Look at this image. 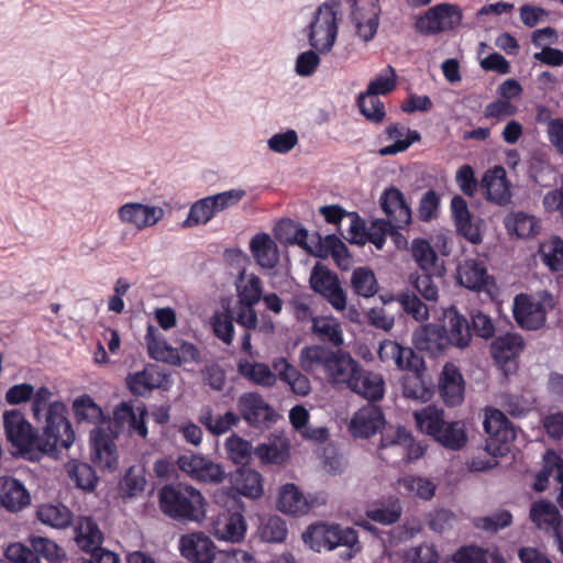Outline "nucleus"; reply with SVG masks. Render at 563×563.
Returning a JSON list of instances; mask_svg holds the SVG:
<instances>
[{
	"instance_id": "obj_35",
	"label": "nucleus",
	"mask_w": 563,
	"mask_h": 563,
	"mask_svg": "<svg viewBox=\"0 0 563 563\" xmlns=\"http://www.w3.org/2000/svg\"><path fill=\"white\" fill-rule=\"evenodd\" d=\"M312 333L323 343L335 347L343 345L344 335L340 321L331 316H319L312 319Z\"/></svg>"
},
{
	"instance_id": "obj_45",
	"label": "nucleus",
	"mask_w": 563,
	"mask_h": 563,
	"mask_svg": "<svg viewBox=\"0 0 563 563\" xmlns=\"http://www.w3.org/2000/svg\"><path fill=\"white\" fill-rule=\"evenodd\" d=\"M539 255L542 263L552 272L563 269V240L552 236L542 242L539 247Z\"/></svg>"
},
{
	"instance_id": "obj_57",
	"label": "nucleus",
	"mask_w": 563,
	"mask_h": 563,
	"mask_svg": "<svg viewBox=\"0 0 563 563\" xmlns=\"http://www.w3.org/2000/svg\"><path fill=\"white\" fill-rule=\"evenodd\" d=\"M312 302L313 298L310 294L305 291L295 292L289 301L290 307L292 308V313L295 318L300 322L311 321L316 317H313L312 311Z\"/></svg>"
},
{
	"instance_id": "obj_34",
	"label": "nucleus",
	"mask_w": 563,
	"mask_h": 563,
	"mask_svg": "<svg viewBox=\"0 0 563 563\" xmlns=\"http://www.w3.org/2000/svg\"><path fill=\"white\" fill-rule=\"evenodd\" d=\"M446 318L448 325L443 330L446 343L460 349L466 347L472 339V332L467 319L455 310L449 311Z\"/></svg>"
},
{
	"instance_id": "obj_26",
	"label": "nucleus",
	"mask_w": 563,
	"mask_h": 563,
	"mask_svg": "<svg viewBox=\"0 0 563 563\" xmlns=\"http://www.w3.org/2000/svg\"><path fill=\"white\" fill-rule=\"evenodd\" d=\"M334 353L335 351L318 344L305 346L299 353L300 367L308 374L325 375Z\"/></svg>"
},
{
	"instance_id": "obj_51",
	"label": "nucleus",
	"mask_w": 563,
	"mask_h": 563,
	"mask_svg": "<svg viewBox=\"0 0 563 563\" xmlns=\"http://www.w3.org/2000/svg\"><path fill=\"white\" fill-rule=\"evenodd\" d=\"M126 384L132 394L144 396L152 389L158 387L159 379L156 374L150 369H143L126 377Z\"/></svg>"
},
{
	"instance_id": "obj_43",
	"label": "nucleus",
	"mask_w": 563,
	"mask_h": 563,
	"mask_svg": "<svg viewBox=\"0 0 563 563\" xmlns=\"http://www.w3.org/2000/svg\"><path fill=\"white\" fill-rule=\"evenodd\" d=\"M434 440L446 449L461 450L467 442L465 424L462 421H445Z\"/></svg>"
},
{
	"instance_id": "obj_24",
	"label": "nucleus",
	"mask_w": 563,
	"mask_h": 563,
	"mask_svg": "<svg viewBox=\"0 0 563 563\" xmlns=\"http://www.w3.org/2000/svg\"><path fill=\"white\" fill-rule=\"evenodd\" d=\"M482 187L488 201L498 206L510 203L512 195L504 167L496 166L487 170L482 178Z\"/></svg>"
},
{
	"instance_id": "obj_33",
	"label": "nucleus",
	"mask_w": 563,
	"mask_h": 563,
	"mask_svg": "<svg viewBox=\"0 0 563 563\" xmlns=\"http://www.w3.org/2000/svg\"><path fill=\"white\" fill-rule=\"evenodd\" d=\"M256 263L263 268H274L279 260V251L274 240L266 233L256 234L250 242Z\"/></svg>"
},
{
	"instance_id": "obj_19",
	"label": "nucleus",
	"mask_w": 563,
	"mask_h": 563,
	"mask_svg": "<svg viewBox=\"0 0 563 563\" xmlns=\"http://www.w3.org/2000/svg\"><path fill=\"white\" fill-rule=\"evenodd\" d=\"M91 460L102 470L113 471L118 466V452L113 438L101 428L90 432Z\"/></svg>"
},
{
	"instance_id": "obj_8",
	"label": "nucleus",
	"mask_w": 563,
	"mask_h": 563,
	"mask_svg": "<svg viewBox=\"0 0 563 563\" xmlns=\"http://www.w3.org/2000/svg\"><path fill=\"white\" fill-rule=\"evenodd\" d=\"M302 540L313 551H332L340 544H352L355 542V530L353 528H341L340 526H328L324 523L311 525L302 534Z\"/></svg>"
},
{
	"instance_id": "obj_20",
	"label": "nucleus",
	"mask_w": 563,
	"mask_h": 563,
	"mask_svg": "<svg viewBox=\"0 0 563 563\" xmlns=\"http://www.w3.org/2000/svg\"><path fill=\"white\" fill-rule=\"evenodd\" d=\"M164 211L161 207L147 206L140 202H128L118 210V217L122 223L131 224L137 230L155 225Z\"/></svg>"
},
{
	"instance_id": "obj_36",
	"label": "nucleus",
	"mask_w": 563,
	"mask_h": 563,
	"mask_svg": "<svg viewBox=\"0 0 563 563\" xmlns=\"http://www.w3.org/2000/svg\"><path fill=\"white\" fill-rule=\"evenodd\" d=\"M234 489L242 496L256 499L264 493L262 475L252 468H239L232 476Z\"/></svg>"
},
{
	"instance_id": "obj_61",
	"label": "nucleus",
	"mask_w": 563,
	"mask_h": 563,
	"mask_svg": "<svg viewBox=\"0 0 563 563\" xmlns=\"http://www.w3.org/2000/svg\"><path fill=\"white\" fill-rule=\"evenodd\" d=\"M433 274L424 273L422 275H410V283L413 288L428 301H437L439 290L433 282Z\"/></svg>"
},
{
	"instance_id": "obj_48",
	"label": "nucleus",
	"mask_w": 563,
	"mask_h": 563,
	"mask_svg": "<svg viewBox=\"0 0 563 563\" xmlns=\"http://www.w3.org/2000/svg\"><path fill=\"white\" fill-rule=\"evenodd\" d=\"M351 286L357 296L364 298L373 297L378 291L375 274L367 267H358L353 271Z\"/></svg>"
},
{
	"instance_id": "obj_52",
	"label": "nucleus",
	"mask_w": 563,
	"mask_h": 563,
	"mask_svg": "<svg viewBox=\"0 0 563 563\" xmlns=\"http://www.w3.org/2000/svg\"><path fill=\"white\" fill-rule=\"evenodd\" d=\"M260 536L266 542H283L287 536L286 522L278 516L264 517L261 520Z\"/></svg>"
},
{
	"instance_id": "obj_56",
	"label": "nucleus",
	"mask_w": 563,
	"mask_h": 563,
	"mask_svg": "<svg viewBox=\"0 0 563 563\" xmlns=\"http://www.w3.org/2000/svg\"><path fill=\"white\" fill-rule=\"evenodd\" d=\"M397 302L404 311L410 314L416 321H426L429 318L428 307L411 292H402L397 296Z\"/></svg>"
},
{
	"instance_id": "obj_28",
	"label": "nucleus",
	"mask_w": 563,
	"mask_h": 563,
	"mask_svg": "<svg viewBox=\"0 0 563 563\" xmlns=\"http://www.w3.org/2000/svg\"><path fill=\"white\" fill-rule=\"evenodd\" d=\"M272 367L276 377L286 383L292 393L299 396H307L311 390L310 380L301 374L285 357L274 358Z\"/></svg>"
},
{
	"instance_id": "obj_9",
	"label": "nucleus",
	"mask_w": 563,
	"mask_h": 563,
	"mask_svg": "<svg viewBox=\"0 0 563 563\" xmlns=\"http://www.w3.org/2000/svg\"><path fill=\"white\" fill-rule=\"evenodd\" d=\"M462 12L457 5L442 3L430 8L416 22L417 30L427 35L452 30L460 24Z\"/></svg>"
},
{
	"instance_id": "obj_29",
	"label": "nucleus",
	"mask_w": 563,
	"mask_h": 563,
	"mask_svg": "<svg viewBox=\"0 0 563 563\" xmlns=\"http://www.w3.org/2000/svg\"><path fill=\"white\" fill-rule=\"evenodd\" d=\"M0 504L9 511L16 512L30 504V494L20 481L2 477L0 479Z\"/></svg>"
},
{
	"instance_id": "obj_40",
	"label": "nucleus",
	"mask_w": 563,
	"mask_h": 563,
	"mask_svg": "<svg viewBox=\"0 0 563 563\" xmlns=\"http://www.w3.org/2000/svg\"><path fill=\"white\" fill-rule=\"evenodd\" d=\"M415 346L420 351L435 354L445 347L442 330L435 325H426L413 333Z\"/></svg>"
},
{
	"instance_id": "obj_53",
	"label": "nucleus",
	"mask_w": 563,
	"mask_h": 563,
	"mask_svg": "<svg viewBox=\"0 0 563 563\" xmlns=\"http://www.w3.org/2000/svg\"><path fill=\"white\" fill-rule=\"evenodd\" d=\"M400 485L412 496L422 500H430L435 494V484L421 476H406L400 479Z\"/></svg>"
},
{
	"instance_id": "obj_6",
	"label": "nucleus",
	"mask_w": 563,
	"mask_h": 563,
	"mask_svg": "<svg viewBox=\"0 0 563 563\" xmlns=\"http://www.w3.org/2000/svg\"><path fill=\"white\" fill-rule=\"evenodd\" d=\"M554 307L550 292L536 295L520 294L514 299V317L517 323L526 330H538L545 323L547 313Z\"/></svg>"
},
{
	"instance_id": "obj_4",
	"label": "nucleus",
	"mask_w": 563,
	"mask_h": 563,
	"mask_svg": "<svg viewBox=\"0 0 563 563\" xmlns=\"http://www.w3.org/2000/svg\"><path fill=\"white\" fill-rule=\"evenodd\" d=\"M67 408L62 401H53L44 417L43 433L37 437L36 449L52 456L68 450L75 441L71 423L66 418Z\"/></svg>"
},
{
	"instance_id": "obj_22",
	"label": "nucleus",
	"mask_w": 563,
	"mask_h": 563,
	"mask_svg": "<svg viewBox=\"0 0 563 563\" xmlns=\"http://www.w3.org/2000/svg\"><path fill=\"white\" fill-rule=\"evenodd\" d=\"M384 422L385 419L380 408L367 405L353 415L349 431L354 438H369L384 426Z\"/></svg>"
},
{
	"instance_id": "obj_46",
	"label": "nucleus",
	"mask_w": 563,
	"mask_h": 563,
	"mask_svg": "<svg viewBox=\"0 0 563 563\" xmlns=\"http://www.w3.org/2000/svg\"><path fill=\"white\" fill-rule=\"evenodd\" d=\"M238 416L231 411H228L224 415L213 416L210 408L203 409L199 416V422L216 435L228 432L231 427L238 423Z\"/></svg>"
},
{
	"instance_id": "obj_16",
	"label": "nucleus",
	"mask_w": 563,
	"mask_h": 563,
	"mask_svg": "<svg viewBox=\"0 0 563 563\" xmlns=\"http://www.w3.org/2000/svg\"><path fill=\"white\" fill-rule=\"evenodd\" d=\"M380 206L387 219L386 223L395 229H404L411 222V210L402 192L395 188H387L380 196Z\"/></svg>"
},
{
	"instance_id": "obj_32",
	"label": "nucleus",
	"mask_w": 563,
	"mask_h": 563,
	"mask_svg": "<svg viewBox=\"0 0 563 563\" xmlns=\"http://www.w3.org/2000/svg\"><path fill=\"white\" fill-rule=\"evenodd\" d=\"M236 369L241 377L254 385L272 387L276 383V374L265 363L240 358Z\"/></svg>"
},
{
	"instance_id": "obj_63",
	"label": "nucleus",
	"mask_w": 563,
	"mask_h": 563,
	"mask_svg": "<svg viewBox=\"0 0 563 563\" xmlns=\"http://www.w3.org/2000/svg\"><path fill=\"white\" fill-rule=\"evenodd\" d=\"M224 470L220 464L202 457L200 468L194 479L202 483L219 484L224 479Z\"/></svg>"
},
{
	"instance_id": "obj_47",
	"label": "nucleus",
	"mask_w": 563,
	"mask_h": 563,
	"mask_svg": "<svg viewBox=\"0 0 563 563\" xmlns=\"http://www.w3.org/2000/svg\"><path fill=\"white\" fill-rule=\"evenodd\" d=\"M146 486L145 471L142 466H131L120 481L119 488L123 497H137Z\"/></svg>"
},
{
	"instance_id": "obj_12",
	"label": "nucleus",
	"mask_w": 563,
	"mask_h": 563,
	"mask_svg": "<svg viewBox=\"0 0 563 563\" xmlns=\"http://www.w3.org/2000/svg\"><path fill=\"white\" fill-rule=\"evenodd\" d=\"M309 282L311 288L325 298L333 309L343 311L346 308V295L335 274L324 266L316 265Z\"/></svg>"
},
{
	"instance_id": "obj_17",
	"label": "nucleus",
	"mask_w": 563,
	"mask_h": 563,
	"mask_svg": "<svg viewBox=\"0 0 563 563\" xmlns=\"http://www.w3.org/2000/svg\"><path fill=\"white\" fill-rule=\"evenodd\" d=\"M525 346L522 336L518 333H506L498 336L490 346L492 355L505 374L516 369L515 360Z\"/></svg>"
},
{
	"instance_id": "obj_30",
	"label": "nucleus",
	"mask_w": 563,
	"mask_h": 563,
	"mask_svg": "<svg viewBox=\"0 0 563 563\" xmlns=\"http://www.w3.org/2000/svg\"><path fill=\"white\" fill-rule=\"evenodd\" d=\"M358 367V363L349 353L335 351L324 376L332 385L347 387Z\"/></svg>"
},
{
	"instance_id": "obj_37",
	"label": "nucleus",
	"mask_w": 563,
	"mask_h": 563,
	"mask_svg": "<svg viewBox=\"0 0 563 563\" xmlns=\"http://www.w3.org/2000/svg\"><path fill=\"white\" fill-rule=\"evenodd\" d=\"M277 508L284 514L301 516L308 512L309 504L295 484H286L279 490Z\"/></svg>"
},
{
	"instance_id": "obj_39",
	"label": "nucleus",
	"mask_w": 563,
	"mask_h": 563,
	"mask_svg": "<svg viewBox=\"0 0 563 563\" xmlns=\"http://www.w3.org/2000/svg\"><path fill=\"white\" fill-rule=\"evenodd\" d=\"M505 227L510 233L518 238L528 239L537 235L540 231L539 220L522 211L511 212L505 218Z\"/></svg>"
},
{
	"instance_id": "obj_50",
	"label": "nucleus",
	"mask_w": 563,
	"mask_h": 563,
	"mask_svg": "<svg viewBox=\"0 0 563 563\" xmlns=\"http://www.w3.org/2000/svg\"><path fill=\"white\" fill-rule=\"evenodd\" d=\"M224 445L228 457L236 465H246L254 453L251 442L236 434L229 437Z\"/></svg>"
},
{
	"instance_id": "obj_58",
	"label": "nucleus",
	"mask_w": 563,
	"mask_h": 563,
	"mask_svg": "<svg viewBox=\"0 0 563 563\" xmlns=\"http://www.w3.org/2000/svg\"><path fill=\"white\" fill-rule=\"evenodd\" d=\"M413 439L410 432L405 428L398 427L397 429L386 430L380 439L379 449L395 448V449H409L412 446Z\"/></svg>"
},
{
	"instance_id": "obj_59",
	"label": "nucleus",
	"mask_w": 563,
	"mask_h": 563,
	"mask_svg": "<svg viewBox=\"0 0 563 563\" xmlns=\"http://www.w3.org/2000/svg\"><path fill=\"white\" fill-rule=\"evenodd\" d=\"M396 87V73L391 66H387L375 79L371 80L366 92L367 95H386Z\"/></svg>"
},
{
	"instance_id": "obj_11",
	"label": "nucleus",
	"mask_w": 563,
	"mask_h": 563,
	"mask_svg": "<svg viewBox=\"0 0 563 563\" xmlns=\"http://www.w3.org/2000/svg\"><path fill=\"white\" fill-rule=\"evenodd\" d=\"M238 409L242 418L256 428L269 427L277 420L275 409L258 393H244L238 399Z\"/></svg>"
},
{
	"instance_id": "obj_23",
	"label": "nucleus",
	"mask_w": 563,
	"mask_h": 563,
	"mask_svg": "<svg viewBox=\"0 0 563 563\" xmlns=\"http://www.w3.org/2000/svg\"><path fill=\"white\" fill-rule=\"evenodd\" d=\"M147 415L144 406L135 409L126 402H121L113 411V423L115 432L128 429L130 433H135L141 438H146L147 427L145 424V416Z\"/></svg>"
},
{
	"instance_id": "obj_2",
	"label": "nucleus",
	"mask_w": 563,
	"mask_h": 563,
	"mask_svg": "<svg viewBox=\"0 0 563 563\" xmlns=\"http://www.w3.org/2000/svg\"><path fill=\"white\" fill-rule=\"evenodd\" d=\"M484 430L488 434L485 451L489 455L475 456L468 463L471 472H485L497 466V457L505 456L509 452V444L515 440L516 432L505 413L498 409H488L483 422Z\"/></svg>"
},
{
	"instance_id": "obj_55",
	"label": "nucleus",
	"mask_w": 563,
	"mask_h": 563,
	"mask_svg": "<svg viewBox=\"0 0 563 563\" xmlns=\"http://www.w3.org/2000/svg\"><path fill=\"white\" fill-rule=\"evenodd\" d=\"M73 410L78 421L97 423L102 417L100 407L89 396L77 398L73 404Z\"/></svg>"
},
{
	"instance_id": "obj_10",
	"label": "nucleus",
	"mask_w": 563,
	"mask_h": 563,
	"mask_svg": "<svg viewBox=\"0 0 563 563\" xmlns=\"http://www.w3.org/2000/svg\"><path fill=\"white\" fill-rule=\"evenodd\" d=\"M350 16L357 35L365 42L371 41L378 29L379 0H349Z\"/></svg>"
},
{
	"instance_id": "obj_15",
	"label": "nucleus",
	"mask_w": 563,
	"mask_h": 563,
	"mask_svg": "<svg viewBox=\"0 0 563 563\" xmlns=\"http://www.w3.org/2000/svg\"><path fill=\"white\" fill-rule=\"evenodd\" d=\"M180 554L190 563H212L217 555L213 541L203 532H192L180 537Z\"/></svg>"
},
{
	"instance_id": "obj_1",
	"label": "nucleus",
	"mask_w": 563,
	"mask_h": 563,
	"mask_svg": "<svg viewBox=\"0 0 563 563\" xmlns=\"http://www.w3.org/2000/svg\"><path fill=\"white\" fill-rule=\"evenodd\" d=\"M378 355L383 362L393 361L397 368L412 373L402 382V395L406 398L423 401L430 398V389L421 376V372L424 369L423 358L411 347L402 346L396 341L385 340L379 345Z\"/></svg>"
},
{
	"instance_id": "obj_54",
	"label": "nucleus",
	"mask_w": 563,
	"mask_h": 563,
	"mask_svg": "<svg viewBox=\"0 0 563 563\" xmlns=\"http://www.w3.org/2000/svg\"><path fill=\"white\" fill-rule=\"evenodd\" d=\"M357 106L361 113L371 122L378 123L385 118L384 103L375 95L361 92L357 97Z\"/></svg>"
},
{
	"instance_id": "obj_27",
	"label": "nucleus",
	"mask_w": 563,
	"mask_h": 563,
	"mask_svg": "<svg viewBox=\"0 0 563 563\" xmlns=\"http://www.w3.org/2000/svg\"><path fill=\"white\" fill-rule=\"evenodd\" d=\"M439 391L443 401L448 406H456L461 404L464 397V382L461 373L453 364H446L443 367Z\"/></svg>"
},
{
	"instance_id": "obj_13",
	"label": "nucleus",
	"mask_w": 563,
	"mask_h": 563,
	"mask_svg": "<svg viewBox=\"0 0 563 563\" xmlns=\"http://www.w3.org/2000/svg\"><path fill=\"white\" fill-rule=\"evenodd\" d=\"M457 282L467 289L486 292L494 297L497 287L486 265L478 260L467 258L457 266Z\"/></svg>"
},
{
	"instance_id": "obj_7",
	"label": "nucleus",
	"mask_w": 563,
	"mask_h": 563,
	"mask_svg": "<svg viewBox=\"0 0 563 563\" xmlns=\"http://www.w3.org/2000/svg\"><path fill=\"white\" fill-rule=\"evenodd\" d=\"M75 532L78 547L82 551L91 553L89 563H120L115 553L101 548L103 537L98 525L91 518H78Z\"/></svg>"
},
{
	"instance_id": "obj_41",
	"label": "nucleus",
	"mask_w": 563,
	"mask_h": 563,
	"mask_svg": "<svg viewBox=\"0 0 563 563\" xmlns=\"http://www.w3.org/2000/svg\"><path fill=\"white\" fill-rule=\"evenodd\" d=\"M413 418L418 429L422 433H426L433 439L437 438L445 422L443 410L437 408L435 406H427L421 410L415 411Z\"/></svg>"
},
{
	"instance_id": "obj_18",
	"label": "nucleus",
	"mask_w": 563,
	"mask_h": 563,
	"mask_svg": "<svg viewBox=\"0 0 563 563\" xmlns=\"http://www.w3.org/2000/svg\"><path fill=\"white\" fill-rule=\"evenodd\" d=\"M246 522L242 512L225 510L219 514L211 523V532L221 541L240 542L246 533Z\"/></svg>"
},
{
	"instance_id": "obj_64",
	"label": "nucleus",
	"mask_w": 563,
	"mask_h": 563,
	"mask_svg": "<svg viewBox=\"0 0 563 563\" xmlns=\"http://www.w3.org/2000/svg\"><path fill=\"white\" fill-rule=\"evenodd\" d=\"M212 563H257V561L250 552L231 548L218 551Z\"/></svg>"
},
{
	"instance_id": "obj_49",
	"label": "nucleus",
	"mask_w": 563,
	"mask_h": 563,
	"mask_svg": "<svg viewBox=\"0 0 563 563\" xmlns=\"http://www.w3.org/2000/svg\"><path fill=\"white\" fill-rule=\"evenodd\" d=\"M67 473L75 485L84 490H93L98 483L95 470L87 463L71 462L68 464Z\"/></svg>"
},
{
	"instance_id": "obj_31",
	"label": "nucleus",
	"mask_w": 563,
	"mask_h": 563,
	"mask_svg": "<svg viewBox=\"0 0 563 563\" xmlns=\"http://www.w3.org/2000/svg\"><path fill=\"white\" fill-rule=\"evenodd\" d=\"M411 253L415 261L424 273L433 274L439 278L444 275V263L428 241L423 239L413 240Z\"/></svg>"
},
{
	"instance_id": "obj_60",
	"label": "nucleus",
	"mask_w": 563,
	"mask_h": 563,
	"mask_svg": "<svg viewBox=\"0 0 563 563\" xmlns=\"http://www.w3.org/2000/svg\"><path fill=\"white\" fill-rule=\"evenodd\" d=\"M262 298L261 280L251 275L243 285L238 286V302L256 305Z\"/></svg>"
},
{
	"instance_id": "obj_42",
	"label": "nucleus",
	"mask_w": 563,
	"mask_h": 563,
	"mask_svg": "<svg viewBox=\"0 0 563 563\" xmlns=\"http://www.w3.org/2000/svg\"><path fill=\"white\" fill-rule=\"evenodd\" d=\"M38 520L52 528L64 529L71 523L70 510L60 504H44L36 511Z\"/></svg>"
},
{
	"instance_id": "obj_38",
	"label": "nucleus",
	"mask_w": 563,
	"mask_h": 563,
	"mask_svg": "<svg viewBox=\"0 0 563 563\" xmlns=\"http://www.w3.org/2000/svg\"><path fill=\"white\" fill-rule=\"evenodd\" d=\"M145 343L151 358L164 363L177 362L174 347L167 343L165 336L157 328L150 324L146 329Z\"/></svg>"
},
{
	"instance_id": "obj_62",
	"label": "nucleus",
	"mask_w": 563,
	"mask_h": 563,
	"mask_svg": "<svg viewBox=\"0 0 563 563\" xmlns=\"http://www.w3.org/2000/svg\"><path fill=\"white\" fill-rule=\"evenodd\" d=\"M211 325L214 335L220 339L223 343L230 345L234 338V325L233 320L229 314L216 313L211 318Z\"/></svg>"
},
{
	"instance_id": "obj_5",
	"label": "nucleus",
	"mask_w": 563,
	"mask_h": 563,
	"mask_svg": "<svg viewBox=\"0 0 563 563\" xmlns=\"http://www.w3.org/2000/svg\"><path fill=\"white\" fill-rule=\"evenodd\" d=\"M339 1L330 0L321 4L309 24L308 40L311 47L319 53L331 51L338 35Z\"/></svg>"
},
{
	"instance_id": "obj_3",
	"label": "nucleus",
	"mask_w": 563,
	"mask_h": 563,
	"mask_svg": "<svg viewBox=\"0 0 563 563\" xmlns=\"http://www.w3.org/2000/svg\"><path fill=\"white\" fill-rule=\"evenodd\" d=\"M158 501L163 514L178 522H201L206 517L205 497L189 485L163 486Z\"/></svg>"
},
{
	"instance_id": "obj_44",
	"label": "nucleus",
	"mask_w": 563,
	"mask_h": 563,
	"mask_svg": "<svg viewBox=\"0 0 563 563\" xmlns=\"http://www.w3.org/2000/svg\"><path fill=\"white\" fill-rule=\"evenodd\" d=\"M218 212L214 200L211 196L201 198L194 202L189 209L187 219L183 222L184 228L207 224Z\"/></svg>"
},
{
	"instance_id": "obj_21",
	"label": "nucleus",
	"mask_w": 563,
	"mask_h": 563,
	"mask_svg": "<svg viewBox=\"0 0 563 563\" xmlns=\"http://www.w3.org/2000/svg\"><path fill=\"white\" fill-rule=\"evenodd\" d=\"M530 519L539 529L553 531L555 540L563 551L561 514L553 503L548 500L534 501L530 508Z\"/></svg>"
},
{
	"instance_id": "obj_14",
	"label": "nucleus",
	"mask_w": 563,
	"mask_h": 563,
	"mask_svg": "<svg viewBox=\"0 0 563 563\" xmlns=\"http://www.w3.org/2000/svg\"><path fill=\"white\" fill-rule=\"evenodd\" d=\"M3 427L8 441L20 451L36 449L37 437L33 434L31 424L19 410L3 413Z\"/></svg>"
},
{
	"instance_id": "obj_25",
	"label": "nucleus",
	"mask_w": 563,
	"mask_h": 563,
	"mask_svg": "<svg viewBox=\"0 0 563 563\" xmlns=\"http://www.w3.org/2000/svg\"><path fill=\"white\" fill-rule=\"evenodd\" d=\"M347 388L368 401H377L385 393V382L380 374L358 367Z\"/></svg>"
}]
</instances>
